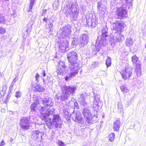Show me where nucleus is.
Listing matches in <instances>:
<instances>
[{
  "label": "nucleus",
  "instance_id": "obj_28",
  "mask_svg": "<svg viewBox=\"0 0 146 146\" xmlns=\"http://www.w3.org/2000/svg\"><path fill=\"white\" fill-rule=\"evenodd\" d=\"M6 21L5 16L3 15H0V24H5Z\"/></svg>",
  "mask_w": 146,
  "mask_h": 146
},
{
  "label": "nucleus",
  "instance_id": "obj_39",
  "mask_svg": "<svg viewBox=\"0 0 146 146\" xmlns=\"http://www.w3.org/2000/svg\"><path fill=\"white\" fill-rule=\"evenodd\" d=\"M57 143L60 146H65V143L61 141L58 140L57 141Z\"/></svg>",
  "mask_w": 146,
  "mask_h": 146
},
{
  "label": "nucleus",
  "instance_id": "obj_23",
  "mask_svg": "<svg viewBox=\"0 0 146 146\" xmlns=\"http://www.w3.org/2000/svg\"><path fill=\"white\" fill-rule=\"evenodd\" d=\"M67 71V69L61 68L60 67H58L56 69V71L58 74L60 75H63L64 72Z\"/></svg>",
  "mask_w": 146,
  "mask_h": 146
},
{
  "label": "nucleus",
  "instance_id": "obj_40",
  "mask_svg": "<svg viewBox=\"0 0 146 146\" xmlns=\"http://www.w3.org/2000/svg\"><path fill=\"white\" fill-rule=\"evenodd\" d=\"M7 86L6 85H3L0 88V89L3 92H5L7 90Z\"/></svg>",
  "mask_w": 146,
  "mask_h": 146
},
{
  "label": "nucleus",
  "instance_id": "obj_3",
  "mask_svg": "<svg viewBox=\"0 0 146 146\" xmlns=\"http://www.w3.org/2000/svg\"><path fill=\"white\" fill-rule=\"evenodd\" d=\"M110 25L113 27L115 31L121 32L125 27V24L123 21H116L113 19H110L109 20Z\"/></svg>",
  "mask_w": 146,
  "mask_h": 146
},
{
  "label": "nucleus",
  "instance_id": "obj_13",
  "mask_svg": "<svg viewBox=\"0 0 146 146\" xmlns=\"http://www.w3.org/2000/svg\"><path fill=\"white\" fill-rule=\"evenodd\" d=\"M62 38H64L66 36L68 35L71 31V28L70 26H66L62 29Z\"/></svg>",
  "mask_w": 146,
  "mask_h": 146
},
{
  "label": "nucleus",
  "instance_id": "obj_15",
  "mask_svg": "<svg viewBox=\"0 0 146 146\" xmlns=\"http://www.w3.org/2000/svg\"><path fill=\"white\" fill-rule=\"evenodd\" d=\"M41 100L42 102L43 105L46 107L48 106H52L53 104V102L50 100H49L48 98H44L43 99H41Z\"/></svg>",
  "mask_w": 146,
  "mask_h": 146
},
{
  "label": "nucleus",
  "instance_id": "obj_10",
  "mask_svg": "<svg viewBox=\"0 0 146 146\" xmlns=\"http://www.w3.org/2000/svg\"><path fill=\"white\" fill-rule=\"evenodd\" d=\"M30 119H21L20 124L21 127L23 129L27 130L29 128L31 123L30 122Z\"/></svg>",
  "mask_w": 146,
  "mask_h": 146
},
{
  "label": "nucleus",
  "instance_id": "obj_35",
  "mask_svg": "<svg viewBox=\"0 0 146 146\" xmlns=\"http://www.w3.org/2000/svg\"><path fill=\"white\" fill-rule=\"evenodd\" d=\"M96 121H93V119H86L85 120L86 123L91 124L92 123H96Z\"/></svg>",
  "mask_w": 146,
  "mask_h": 146
},
{
  "label": "nucleus",
  "instance_id": "obj_16",
  "mask_svg": "<svg viewBox=\"0 0 146 146\" xmlns=\"http://www.w3.org/2000/svg\"><path fill=\"white\" fill-rule=\"evenodd\" d=\"M82 113L84 117L86 119H90L92 117V115L90 110L87 108L83 109Z\"/></svg>",
  "mask_w": 146,
  "mask_h": 146
},
{
  "label": "nucleus",
  "instance_id": "obj_48",
  "mask_svg": "<svg viewBox=\"0 0 146 146\" xmlns=\"http://www.w3.org/2000/svg\"><path fill=\"white\" fill-rule=\"evenodd\" d=\"M60 117V116L58 115H54L52 119H59Z\"/></svg>",
  "mask_w": 146,
  "mask_h": 146
},
{
  "label": "nucleus",
  "instance_id": "obj_46",
  "mask_svg": "<svg viewBox=\"0 0 146 146\" xmlns=\"http://www.w3.org/2000/svg\"><path fill=\"white\" fill-rule=\"evenodd\" d=\"M53 9L54 10H56L57 9V8H58V6L56 5V4L55 3H54L53 4Z\"/></svg>",
  "mask_w": 146,
  "mask_h": 146
},
{
  "label": "nucleus",
  "instance_id": "obj_30",
  "mask_svg": "<svg viewBox=\"0 0 146 146\" xmlns=\"http://www.w3.org/2000/svg\"><path fill=\"white\" fill-rule=\"evenodd\" d=\"M59 66L61 68L64 69H67L66 68V66H65V64L64 62L60 61L58 62Z\"/></svg>",
  "mask_w": 146,
  "mask_h": 146
},
{
  "label": "nucleus",
  "instance_id": "obj_61",
  "mask_svg": "<svg viewBox=\"0 0 146 146\" xmlns=\"http://www.w3.org/2000/svg\"><path fill=\"white\" fill-rule=\"evenodd\" d=\"M65 110H64V112H65Z\"/></svg>",
  "mask_w": 146,
  "mask_h": 146
},
{
  "label": "nucleus",
  "instance_id": "obj_57",
  "mask_svg": "<svg viewBox=\"0 0 146 146\" xmlns=\"http://www.w3.org/2000/svg\"><path fill=\"white\" fill-rule=\"evenodd\" d=\"M13 140V139H12V138H11L10 139V142H12Z\"/></svg>",
  "mask_w": 146,
  "mask_h": 146
},
{
  "label": "nucleus",
  "instance_id": "obj_63",
  "mask_svg": "<svg viewBox=\"0 0 146 146\" xmlns=\"http://www.w3.org/2000/svg\"><path fill=\"white\" fill-rule=\"evenodd\" d=\"M70 120V119H68V120Z\"/></svg>",
  "mask_w": 146,
  "mask_h": 146
},
{
  "label": "nucleus",
  "instance_id": "obj_4",
  "mask_svg": "<svg viewBox=\"0 0 146 146\" xmlns=\"http://www.w3.org/2000/svg\"><path fill=\"white\" fill-rule=\"evenodd\" d=\"M108 29L106 27H104L102 30V35L100 37H98L96 42L98 43L100 46H105L106 44V37L108 36L107 35Z\"/></svg>",
  "mask_w": 146,
  "mask_h": 146
},
{
  "label": "nucleus",
  "instance_id": "obj_34",
  "mask_svg": "<svg viewBox=\"0 0 146 146\" xmlns=\"http://www.w3.org/2000/svg\"><path fill=\"white\" fill-rule=\"evenodd\" d=\"M111 58L108 57L106 60V64L107 67L110 66L111 64Z\"/></svg>",
  "mask_w": 146,
  "mask_h": 146
},
{
  "label": "nucleus",
  "instance_id": "obj_20",
  "mask_svg": "<svg viewBox=\"0 0 146 146\" xmlns=\"http://www.w3.org/2000/svg\"><path fill=\"white\" fill-rule=\"evenodd\" d=\"M95 20L93 19L92 20L90 18L86 20L87 24L92 28L95 27L96 26V23L95 22Z\"/></svg>",
  "mask_w": 146,
  "mask_h": 146
},
{
  "label": "nucleus",
  "instance_id": "obj_56",
  "mask_svg": "<svg viewBox=\"0 0 146 146\" xmlns=\"http://www.w3.org/2000/svg\"><path fill=\"white\" fill-rule=\"evenodd\" d=\"M12 113H14L15 115H16L17 114V112H12Z\"/></svg>",
  "mask_w": 146,
  "mask_h": 146
},
{
  "label": "nucleus",
  "instance_id": "obj_24",
  "mask_svg": "<svg viewBox=\"0 0 146 146\" xmlns=\"http://www.w3.org/2000/svg\"><path fill=\"white\" fill-rule=\"evenodd\" d=\"M37 104H39V101L38 100H36L35 102L32 104L30 106L31 111H35Z\"/></svg>",
  "mask_w": 146,
  "mask_h": 146
},
{
  "label": "nucleus",
  "instance_id": "obj_38",
  "mask_svg": "<svg viewBox=\"0 0 146 146\" xmlns=\"http://www.w3.org/2000/svg\"><path fill=\"white\" fill-rule=\"evenodd\" d=\"M37 110L40 112V113H41L44 111L45 108L41 106H40L38 107Z\"/></svg>",
  "mask_w": 146,
  "mask_h": 146
},
{
  "label": "nucleus",
  "instance_id": "obj_12",
  "mask_svg": "<svg viewBox=\"0 0 146 146\" xmlns=\"http://www.w3.org/2000/svg\"><path fill=\"white\" fill-rule=\"evenodd\" d=\"M42 133L38 131H33L31 136V137L34 140L36 141L38 139H42Z\"/></svg>",
  "mask_w": 146,
  "mask_h": 146
},
{
  "label": "nucleus",
  "instance_id": "obj_36",
  "mask_svg": "<svg viewBox=\"0 0 146 146\" xmlns=\"http://www.w3.org/2000/svg\"><path fill=\"white\" fill-rule=\"evenodd\" d=\"M118 109L120 111L123 110V107L121 103H119L118 104Z\"/></svg>",
  "mask_w": 146,
  "mask_h": 146
},
{
  "label": "nucleus",
  "instance_id": "obj_26",
  "mask_svg": "<svg viewBox=\"0 0 146 146\" xmlns=\"http://www.w3.org/2000/svg\"><path fill=\"white\" fill-rule=\"evenodd\" d=\"M133 44V41L131 37L127 38L126 40V45L128 46H131Z\"/></svg>",
  "mask_w": 146,
  "mask_h": 146
},
{
  "label": "nucleus",
  "instance_id": "obj_17",
  "mask_svg": "<svg viewBox=\"0 0 146 146\" xmlns=\"http://www.w3.org/2000/svg\"><path fill=\"white\" fill-rule=\"evenodd\" d=\"M121 125V122L119 120H117L113 124V129L114 131H118Z\"/></svg>",
  "mask_w": 146,
  "mask_h": 146
},
{
  "label": "nucleus",
  "instance_id": "obj_33",
  "mask_svg": "<svg viewBox=\"0 0 146 146\" xmlns=\"http://www.w3.org/2000/svg\"><path fill=\"white\" fill-rule=\"evenodd\" d=\"M34 0H32V1H30V3L29 6V9L28 10V11L29 12L32 11V10L34 4Z\"/></svg>",
  "mask_w": 146,
  "mask_h": 146
},
{
  "label": "nucleus",
  "instance_id": "obj_1",
  "mask_svg": "<svg viewBox=\"0 0 146 146\" xmlns=\"http://www.w3.org/2000/svg\"><path fill=\"white\" fill-rule=\"evenodd\" d=\"M62 93L60 99L62 101H66L70 98L75 93L77 88L76 87L73 86H63L61 87Z\"/></svg>",
  "mask_w": 146,
  "mask_h": 146
},
{
  "label": "nucleus",
  "instance_id": "obj_41",
  "mask_svg": "<svg viewBox=\"0 0 146 146\" xmlns=\"http://www.w3.org/2000/svg\"><path fill=\"white\" fill-rule=\"evenodd\" d=\"M5 32V29L3 27H0V34H3Z\"/></svg>",
  "mask_w": 146,
  "mask_h": 146
},
{
  "label": "nucleus",
  "instance_id": "obj_7",
  "mask_svg": "<svg viewBox=\"0 0 146 146\" xmlns=\"http://www.w3.org/2000/svg\"><path fill=\"white\" fill-rule=\"evenodd\" d=\"M67 13L69 14L71 18H72L74 20H76L78 15V12L75 6L72 4L70 6L67 7Z\"/></svg>",
  "mask_w": 146,
  "mask_h": 146
},
{
  "label": "nucleus",
  "instance_id": "obj_50",
  "mask_svg": "<svg viewBox=\"0 0 146 146\" xmlns=\"http://www.w3.org/2000/svg\"><path fill=\"white\" fill-rule=\"evenodd\" d=\"M46 9H43V13L42 14V15L43 16L45 15V13H46Z\"/></svg>",
  "mask_w": 146,
  "mask_h": 146
},
{
  "label": "nucleus",
  "instance_id": "obj_44",
  "mask_svg": "<svg viewBox=\"0 0 146 146\" xmlns=\"http://www.w3.org/2000/svg\"><path fill=\"white\" fill-rule=\"evenodd\" d=\"M101 3H100L98 2V3L97 8L100 11H102L103 10L102 7H101Z\"/></svg>",
  "mask_w": 146,
  "mask_h": 146
},
{
  "label": "nucleus",
  "instance_id": "obj_51",
  "mask_svg": "<svg viewBox=\"0 0 146 146\" xmlns=\"http://www.w3.org/2000/svg\"><path fill=\"white\" fill-rule=\"evenodd\" d=\"M42 75L44 77L46 76V73L45 72L44 70H42Z\"/></svg>",
  "mask_w": 146,
  "mask_h": 146
},
{
  "label": "nucleus",
  "instance_id": "obj_11",
  "mask_svg": "<svg viewBox=\"0 0 146 146\" xmlns=\"http://www.w3.org/2000/svg\"><path fill=\"white\" fill-rule=\"evenodd\" d=\"M69 69L70 70L69 75L66 76L65 78V80L67 81H68L70 79H71L72 78L76 76L78 74L79 70L74 68L72 69L69 68Z\"/></svg>",
  "mask_w": 146,
  "mask_h": 146
},
{
  "label": "nucleus",
  "instance_id": "obj_6",
  "mask_svg": "<svg viewBox=\"0 0 146 146\" xmlns=\"http://www.w3.org/2000/svg\"><path fill=\"white\" fill-rule=\"evenodd\" d=\"M125 8L123 7L117 8L116 11L115 18L121 19H123L124 18H126L128 15Z\"/></svg>",
  "mask_w": 146,
  "mask_h": 146
},
{
  "label": "nucleus",
  "instance_id": "obj_45",
  "mask_svg": "<svg viewBox=\"0 0 146 146\" xmlns=\"http://www.w3.org/2000/svg\"><path fill=\"white\" fill-rule=\"evenodd\" d=\"M39 77L40 76L39 74L38 73H36L35 77L36 78V80L37 81V82H38L39 80Z\"/></svg>",
  "mask_w": 146,
  "mask_h": 146
},
{
  "label": "nucleus",
  "instance_id": "obj_29",
  "mask_svg": "<svg viewBox=\"0 0 146 146\" xmlns=\"http://www.w3.org/2000/svg\"><path fill=\"white\" fill-rule=\"evenodd\" d=\"M115 137V134L113 133H111L108 135L109 140L111 142H112L114 140Z\"/></svg>",
  "mask_w": 146,
  "mask_h": 146
},
{
  "label": "nucleus",
  "instance_id": "obj_64",
  "mask_svg": "<svg viewBox=\"0 0 146 146\" xmlns=\"http://www.w3.org/2000/svg\"><path fill=\"white\" fill-rule=\"evenodd\" d=\"M0 146H1V145H0Z\"/></svg>",
  "mask_w": 146,
  "mask_h": 146
},
{
  "label": "nucleus",
  "instance_id": "obj_22",
  "mask_svg": "<svg viewBox=\"0 0 146 146\" xmlns=\"http://www.w3.org/2000/svg\"><path fill=\"white\" fill-rule=\"evenodd\" d=\"M66 42V43L65 42H63L60 45L59 47L61 50L65 51H67L68 50V47L67 48V46H68L67 42Z\"/></svg>",
  "mask_w": 146,
  "mask_h": 146
},
{
  "label": "nucleus",
  "instance_id": "obj_14",
  "mask_svg": "<svg viewBox=\"0 0 146 146\" xmlns=\"http://www.w3.org/2000/svg\"><path fill=\"white\" fill-rule=\"evenodd\" d=\"M86 96L85 93L79 94L78 96V101L80 102V104L83 106H86L87 104L85 102V97Z\"/></svg>",
  "mask_w": 146,
  "mask_h": 146
},
{
  "label": "nucleus",
  "instance_id": "obj_8",
  "mask_svg": "<svg viewBox=\"0 0 146 146\" xmlns=\"http://www.w3.org/2000/svg\"><path fill=\"white\" fill-rule=\"evenodd\" d=\"M132 68L129 66H126L125 70L121 72L123 78L124 80L129 79L132 74Z\"/></svg>",
  "mask_w": 146,
  "mask_h": 146
},
{
  "label": "nucleus",
  "instance_id": "obj_42",
  "mask_svg": "<svg viewBox=\"0 0 146 146\" xmlns=\"http://www.w3.org/2000/svg\"><path fill=\"white\" fill-rule=\"evenodd\" d=\"M53 26V25L52 23L50 22V23L48 24L49 28L50 29V32H52L53 30L52 27Z\"/></svg>",
  "mask_w": 146,
  "mask_h": 146
},
{
  "label": "nucleus",
  "instance_id": "obj_5",
  "mask_svg": "<svg viewBox=\"0 0 146 146\" xmlns=\"http://www.w3.org/2000/svg\"><path fill=\"white\" fill-rule=\"evenodd\" d=\"M132 61L135 66V70L138 77L140 76L141 74V64L140 61L136 55L132 57Z\"/></svg>",
  "mask_w": 146,
  "mask_h": 146
},
{
  "label": "nucleus",
  "instance_id": "obj_60",
  "mask_svg": "<svg viewBox=\"0 0 146 146\" xmlns=\"http://www.w3.org/2000/svg\"><path fill=\"white\" fill-rule=\"evenodd\" d=\"M43 81L44 82V79H43Z\"/></svg>",
  "mask_w": 146,
  "mask_h": 146
},
{
  "label": "nucleus",
  "instance_id": "obj_21",
  "mask_svg": "<svg viewBox=\"0 0 146 146\" xmlns=\"http://www.w3.org/2000/svg\"><path fill=\"white\" fill-rule=\"evenodd\" d=\"M44 119V121L46 122V123L48 126L49 128H51V126L54 123V121H56L57 119Z\"/></svg>",
  "mask_w": 146,
  "mask_h": 146
},
{
  "label": "nucleus",
  "instance_id": "obj_31",
  "mask_svg": "<svg viewBox=\"0 0 146 146\" xmlns=\"http://www.w3.org/2000/svg\"><path fill=\"white\" fill-rule=\"evenodd\" d=\"M120 89L124 93L128 92L129 90L127 87L125 86H122L120 87Z\"/></svg>",
  "mask_w": 146,
  "mask_h": 146
},
{
  "label": "nucleus",
  "instance_id": "obj_27",
  "mask_svg": "<svg viewBox=\"0 0 146 146\" xmlns=\"http://www.w3.org/2000/svg\"><path fill=\"white\" fill-rule=\"evenodd\" d=\"M121 3L124 4V5L128 6H131V0H121Z\"/></svg>",
  "mask_w": 146,
  "mask_h": 146
},
{
  "label": "nucleus",
  "instance_id": "obj_52",
  "mask_svg": "<svg viewBox=\"0 0 146 146\" xmlns=\"http://www.w3.org/2000/svg\"><path fill=\"white\" fill-rule=\"evenodd\" d=\"M5 144V142L3 140H2L1 142V146Z\"/></svg>",
  "mask_w": 146,
  "mask_h": 146
},
{
  "label": "nucleus",
  "instance_id": "obj_19",
  "mask_svg": "<svg viewBox=\"0 0 146 146\" xmlns=\"http://www.w3.org/2000/svg\"><path fill=\"white\" fill-rule=\"evenodd\" d=\"M66 106H71L72 107H74V108H76V109H78L79 108L78 106V103L76 101H70L68 104H66Z\"/></svg>",
  "mask_w": 146,
  "mask_h": 146
},
{
  "label": "nucleus",
  "instance_id": "obj_47",
  "mask_svg": "<svg viewBox=\"0 0 146 146\" xmlns=\"http://www.w3.org/2000/svg\"><path fill=\"white\" fill-rule=\"evenodd\" d=\"M74 121L77 122L78 123H81L82 119H72Z\"/></svg>",
  "mask_w": 146,
  "mask_h": 146
},
{
  "label": "nucleus",
  "instance_id": "obj_9",
  "mask_svg": "<svg viewBox=\"0 0 146 146\" xmlns=\"http://www.w3.org/2000/svg\"><path fill=\"white\" fill-rule=\"evenodd\" d=\"M88 36L87 34H84L80 36L79 43L82 46H84L88 44Z\"/></svg>",
  "mask_w": 146,
  "mask_h": 146
},
{
  "label": "nucleus",
  "instance_id": "obj_18",
  "mask_svg": "<svg viewBox=\"0 0 146 146\" xmlns=\"http://www.w3.org/2000/svg\"><path fill=\"white\" fill-rule=\"evenodd\" d=\"M121 32L116 31L113 35V38L115 40V42H120L121 41L122 35L120 34Z\"/></svg>",
  "mask_w": 146,
  "mask_h": 146
},
{
  "label": "nucleus",
  "instance_id": "obj_25",
  "mask_svg": "<svg viewBox=\"0 0 146 146\" xmlns=\"http://www.w3.org/2000/svg\"><path fill=\"white\" fill-rule=\"evenodd\" d=\"M36 90L38 92H42L44 89L39 84L36 85L35 87Z\"/></svg>",
  "mask_w": 146,
  "mask_h": 146
},
{
  "label": "nucleus",
  "instance_id": "obj_54",
  "mask_svg": "<svg viewBox=\"0 0 146 146\" xmlns=\"http://www.w3.org/2000/svg\"><path fill=\"white\" fill-rule=\"evenodd\" d=\"M15 84V83H14L13 82H12L10 86L12 87H13Z\"/></svg>",
  "mask_w": 146,
  "mask_h": 146
},
{
  "label": "nucleus",
  "instance_id": "obj_49",
  "mask_svg": "<svg viewBox=\"0 0 146 146\" xmlns=\"http://www.w3.org/2000/svg\"><path fill=\"white\" fill-rule=\"evenodd\" d=\"M13 87H12L10 86L9 87V93H11L13 90Z\"/></svg>",
  "mask_w": 146,
  "mask_h": 146
},
{
  "label": "nucleus",
  "instance_id": "obj_32",
  "mask_svg": "<svg viewBox=\"0 0 146 146\" xmlns=\"http://www.w3.org/2000/svg\"><path fill=\"white\" fill-rule=\"evenodd\" d=\"M49 115L47 113H41L40 115V117L41 119H50L48 117Z\"/></svg>",
  "mask_w": 146,
  "mask_h": 146
},
{
  "label": "nucleus",
  "instance_id": "obj_62",
  "mask_svg": "<svg viewBox=\"0 0 146 146\" xmlns=\"http://www.w3.org/2000/svg\"><path fill=\"white\" fill-rule=\"evenodd\" d=\"M97 117H97V116L96 117V118H97Z\"/></svg>",
  "mask_w": 146,
  "mask_h": 146
},
{
  "label": "nucleus",
  "instance_id": "obj_43",
  "mask_svg": "<svg viewBox=\"0 0 146 146\" xmlns=\"http://www.w3.org/2000/svg\"><path fill=\"white\" fill-rule=\"evenodd\" d=\"M21 92L20 91H18L16 92L15 96L17 98H19L21 97Z\"/></svg>",
  "mask_w": 146,
  "mask_h": 146
},
{
  "label": "nucleus",
  "instance_id": "obj_55",
  "mask_svg": "<svg viewBox=\"0 0 146 146\" xmlns=\"http://www.w3.org/2000/svg\"><path fill=\"white\" fill-rule=\"evenodd\" d=\"M43 20L45 22H46L47 21V18H44V19H43Z\"/></svg>",
  "mask_w": 146,
  "mask_h": 146
},
{
  "label": "nucleus",
  "instance_id": "obj_58",
  "mask_svg": "<svg viewBox=\"0 0 146 146\" xmlns=\"http://www.w3.org/2000/svg\"><path fill=\"white\" fill-rule=\"evenodd\" d=\"M102 117L103 118H104V117H104V115H103V116Z\"/></svg>",
  "mask_w": 146,
  "mask_h": 146
},
{
  "label": "nucleus",
  "instance_id": "obj_2",
  "mask_svg": "<svg viewBox=\"0 0 146 146\" xmlns=\"http://www.w3.org/2000/svg\"><path fill=\"white\" fill-rule=\"evenodd\" d=\"M67 58L69 62L68 68L80 69L79 64L77 62V54L76 51H73L69 52L68 53Z\"/></svg>",
  "mask_w": 146,
  "mask_h": 146
},
{
  "label": "nucleus",
  "instance_id": "obj_37",
  "mask_svg": "<svg viewBox=\"0 0 146 146\" xmlns=\"http://www.w3.org/2000/svg\"><path fill=\"white\" fill-rule=\"evenodd\" d=\"M33 22L32 21H31L28 23L27 24L28 30L29 29L31 28L32 26L33 25Z\"/></svg>",
  "mask_w": 146,
  "mask_h": 146
},
{
  "label": "nucleus",
  "instance_id": "obj_59",
  "mask_svg": "<svg viewBox=\"0 0 146 146\" xmlns=\"http://www.w3.org/2000/svg\"><path fill=\"white\" fill-rule=\"evenodd\" d=\"M56 98H57L58 99H59V98H58V97H56Z\"/></svg>",
  "mask_w": 146,
  "mask_h": 146
},
{
  "label": "nucleus",
  "instance_id": "obj_53",
  "mask_svg": "<svg viewBox=\"0 0 146 146\" xmlns=\"http://www.w3.org/2000/svg\"><path fill=\"white\" fill-rule=\"evenodd\" d=\"M17 79L15 78L13 80V81H12V82H13L14 83H15V82L17 81Z\"/></svg>",
  "mask_w": 146,
  "mask_h": 146
}]
</instances>
